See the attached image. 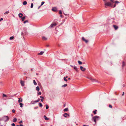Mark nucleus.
<instances>
[{"label": "nucleus", "mask_w": 126, "mask_h": 126, "mask_svg": "<svg viewBox=\"0 0 126 126\" xmlns=\"http://www.w3.org/2000/svg\"><path fill=\"white\" fill-rule=\"evenodd\" d=\"M104 2V5L106 7V6H109L112 7V4L113 3H115V4L113 6V8L116 6V4L119 3V2L118 1H114V0H110L111 2H109V0H103Z\"/></svg>", "instance_id": "obj_1"}, {"label": "nucleus", "mask_w": 126, "mask_h": 126, "mask_svg": "<svg viewBox=\"0 0 126 126\" xmlns=\"http://www.w3.org/2000/svg\"><path fill=\"white\" fill-rule=\"evenodd\" d=\"M100 119V117L98 116H95L92 117V121L94 122L95 124L96 123V121Z\"/></svg>", "instance_id": "obj_2"}, {"label": "nucleus", "mask_w": 126, "mask_h": 126, "mask_svg": "<svg viewBox=\"0 0 126 126\" xmlns=\"http://www.w3.org/2000/svg\"><path fill=\"white\" fill-rule=\"evenodd\" d=\"M3 121H4L5 122L8 121L9 119V118L8 116H4L3 117Z\"/></svg>", "instance_id": "obj_3"}, {"label": "nucleus", "mask_w": 126, "mask_h": 126, "mask_svg": "<svg viewBox=\"0 0 126 126\" xmlns=\"http://www.w3.org/2000/svg\"><path fill=\"white\" fill-rule=\"evenodd\" d=\"M89 79L91 80L92 81L99 82L97 80L91 77H89Z\"/></svg>", "instance_id": "obj_4"}, {"label": "nucleus", "mask_w": 126, "mask_h": 126, "mask_svg": "<svg viewBox=\"0 0 126 126\" xmlns=\"http://www.w3.org/2000/svg\"><path fill=\"white\" fill-rule=\"evenodd\" d=\"M39 101V99H38V100L36 101H33L31 102V103L32 104H34Z\"/></svg>", "instance_id": "obj_5"}, {"label": "nucleus", "mask_w": 126, "mask_h": 126, "mask_svg": "<svg viewBox=\"0 0 126 126\" xmlns=\"http://www.w3.org/2000/svg\"><path fill=\"white\" fill-rule=\"evenodd\" d=\"M82 40L83 41H84L86 43H87L88 42V40H86L84 37H82Z\"/></svg>", "instance_id": "obj_6"}, {"label": "nucleus", "mask_w": 126, "mask_h": 126, "mask_svg": "<svg viewBox=\"0 0 126 126\" xmlns=\"http://www.w3.org/2000/svg\"><path fill=\"white\" fill-rule=\"evenodd\" d=\"M113 26L115 30H117L118 28V26L115 25H113Z\"/></svg>", "instance_id": "obj_7"}, {"label": "nucleus", "mask_w": 126, "mask_h": 126, "mask_svg": "<svg viewBox=\"0 0 126 126\" xmlns=\"http://www.w3.org/2000/svg\"><path fill=\"white\" fill-rule=\"evenodd\" d=\"M56 25V24L55 23L51 24L50 26V27L51 28L55 26Z\"/></svg>", "instance_id": "obj_8"}, {"label": "nucleus", "mask_w": 126, "mask_h": 126, "mask_svg": "<svg viewBox=\"0 0 126 126\" xmlns=\"http://www.w3.org/2000/svg\"><path fill=\"white\" fill-rule=\"evenodd\" d=\"M20 83L22 86H24V81L21 80Z\"/></svg>", "instance_id": "obj_9"}, {"label": "nucleus", "mask_w": 126, "mask_h": 126, "mask_svg": "<svg viewBox=\"0 0 126 126\" xmlns=\"http://www.w3.org/2000/svg\"><path fill=\"white\" fill-rule=\"evenodd\" d=\"M52 10L54 12H56L57 11V9L56 7H53L52 8Z\"/></svg>", "instance_id": "obj_10"}, {"label": "nucleus", "mask_w": 126, "mask_h": 126, "mask_svg": "<svg viewBox=\"0 0 126 126\" xmlns=\"http://www.w3.org/2000/svg\"><path fill=\"white\" fill-rule=\"evenodd\" d=\"M18 99H19V100H18V102L19 103H20L22 102V98H19Z\"/></svg>", "instance_id": "obj_11"}, {"label": "nucleus", "mask_w": 126, "mask_h": 126, "mask_svg": "<svg viewBox=\"0 0 126 126\" xmlns=\"http://www.w3.org/2000/svg\"><path fill=\"white\" fill-rule=\"evenodd\" d=\"M80 68L81 70L82 71H84L86 69L85 68H84L82 66H80Z\"/></svg>", "instance_id": "obj_12"}, {"label": "nucleus", "mask_w": 126, "mask_h": 126, "mask_svg": "<svg viewBox=\"0 0 126 126\" xmlns=\"http://www.w3.org/2000/svg\"><path fill=\"white\" fill-rule=\"evenodd\" d=\"M42 39L44 40H46L47 39V38L44 36L42 37Z\"/></svg>", "instance_id": "obj_13"}, {"label": "nucleus", "mask_w": 126, "mask_h": 126, "mask_svg": "<svg viewBox=\"0 0 126 126\" xmlns=\"http://www.w3.org/2000/svg\"><path fill=\"white\" fill-rule=\"evenodd\" d=\"M64 116L65 117H67V116H69V115L67 113H65L63 114Z\"/></svg>", "instance_id": "obj_14"}, {"label": "nucleus", "mask_w": 126, "mask_h": 126, "mask_svg": "<svg viewBox=\"0 0 126 126\" xmlns=\"http://www.w3.org/2000/svg\"><path fill=\"white\" fill-rule=\"evenodd\" d=\"M44 118L46 120H48L49 119V118H47L46 115H44Z\"/></svg>", "instance_id": "obj_15"}, {"label": "nucleus", "mask_w": 126, "mask_h": 126, "mask_svg": "<svg viewBox=\"0 0 126 126\" xmlns=\"http://www.w3.org/2000/svg\"><path fill=\"white\" fill-rule=\"evenodd\" d=\"M18 16L20 17L21 18L23 16V14L22 13H20L18 14Z\"/></svg>", "instance_id": "obj_16"}, {"label": "nucleus", "mask_w": 126, "mask_h": 126, "mask_svg": "<svg viewBox=\"0 0 126 126\" xmlns=\"http://www.w3.org/2000/svg\"><path fill=\"white\" fill-rule=\"evenodd\" d=\"M17 119L16 118H15L13 120V122H15L17 121Z\"/></svg>", "instance_id": "obj_17"}, {"label": "nucleus", "mask_w": 126, "mask_h": 126, "mask_svg": "<svg viewBox=\"0 0 126 126\" xmlns=\"http://www.w3.org/2000/svg\"><path fill=\"white\" fill-rule=\"evenodd\" d=\"M74 69L76 71H78V69H77V67L74 66Z\"/></svg>", "instance_id": "obj_18"}, {"label": "nucleus", "mask_w": 126, "mask_h": 126, "mask_svg": "<svg viewBox=\"0 0 126 126\" xmlns=\"http://www.w3.org/2000/svg\"><path fill=\"white\" fill-rule=\"evenodd\" d=\"M27 3V1H25L23 2V4L24 5H26Z\"/></svg>", "instance_id": "obj_19"}, {"label": "nucleus", "mask_w": 126, "mask_h": 126, "mask_svg": "<svg viewBox=\"0 0 126 126\" xmlns=\"http://www.w3.org/2000/svg\"><path fill=\"white\" fill-rule=\"evenodd\" d=\"M68 108H66L64 109L63 111H68Z\"/></svg>", "instance_id": "obj_20"}, {"label": "nucleus", "mask_w": 126, "mask_h": 126, "mask_svg": "<svg viewBox=\"0 0 126 126\" xmlns=\"http://www.w3.org/2000/svg\"><path fill=\"white\" fill-rule=\"evenodd\" d=\"M36 90L38 91L39 90V87L38 86H37L36 87Z\"/></svg>", "instance_id": "obj_21"}, {"label": "nucleus", "mask_w": 126, "mask_h": 126, "mask_svg": "<svg viewBox=\"0 0 126 126\" xmlns=\"http://www.w3.org/2000/svg\"><path fill=\"white\" fill-rule=\"evenodd\" d=\"M40 97L42 98L41 99V101L42 102L43 101V99H44V98L43 97H42L41 96H40Z\"/></svg>", "instance_id": "obj_22"}, {"label": "nucleus", "mask_w": 126, "mask_h": 126, "mask_svg": "<svg viewBox=\"0 0 126 126\" xmlns=\"http://www.w3.org/2000/svg\"><path fill=\"white\" fill-rule=\"evenodd\" d=\"M44 51H42L40 52V55H42L44 53Z\"/></svg>", "instance_id": "obj_23"}, {"label": "nucleus", "mask_w": 126, "mask_h": 126, "mask_svg": "<svg viewBox=\"0 0 126 126\" xmlns=\"http://www.w3.org/2000/svg\"><path fill=\"white\" fill-rule=\"evenodd\" d=\"M33 82L34 84L35 85H37V83H36V82H35V80H33Z\"/></svg>", "instance_id": "obj_24"}, {"label": "nucleus", "mask_w": 126, "mask_h": 126, "mask_svg": "<svg viewBox=\"0 0 126 126\" xmlns=\"http://www.w3.org/2000/svg\"><path fill=\"white\" fill-rule=\"evenodd\" d=\"M9 13V11H6L4 13V15H6L8 14Z\"/></svg>", "instance_id": "obj_25"}, {"label": "nucleus", "mask_w": 126, "mask_h": 126, "mask_svg": "<svg viewBox=\"0 0 126 126\" xmlns=\"http://www.w3.org/2000/svg\"><path fill=\"white\" fill-rule=\"evenodd\" d=\"M97 111V110H96L94 111H93V112L94 114H96V112Z\"/></svg>", "instance_id": "obj_26"}, {"label": "nucleus", "mask_w": 126, "mask_h": 126, "mask_svg": "<svg viewBox=\"0 0 126 126\" xmlns=\"http://www.w3.org/2000/svg\"><path fill=\"white\" fill-rule=\"evenodd\" d=\"M67 84H65L64 85H62V87H66L67 86Z\"/></svg>", "instance_id": "obj_27"}, {"label": "nucleus", "mask_w": 126, "mask_h": 126, "mask_svg": "<svg viewBox=\"0 0 126 126\" xmlns=\"http://www.w3.org/2000/svg\"><path fill=\"white\" fill-rule=\"evenodd\" d=\"M0 125L2 126H4L5 125V124H2L0 122Z\"/></svg>", "instance_id": "obj_28"}, {"label": "nucleus", "mask_w": 126, "mask_h": 126, "mask_svg": "<svg viewBox=\"0 0 126 126\" xmlns=\"http://www.w3.org/2000/svg\"><path fill=\"white\" fill-rule=\"evenodd\" d=\"M125 65V62L124 61H123L122 62V66L123 67Z\"/></svg>", "instance_id": "obj_29"}, {"label": "nucleus", "mask_w": 126, "mask_h": 126, "mask_svg": "<svg viewBox=\"0 0 126 126\" xmlns=\"http://www.w3.org/2000/svg\"><path fill=\"white\" fill-rule=\"evenodd\" d=\"M19 105L20 106V107L22 108V107H23V104L22 103H20V104H19Z\"/></svg>", "instance_id": "obj_30"}, {"label": "nucleus", "mask_w": 126, "mask_h": 126, "mask_svg": "<svg viewBox=\"0 0 126 126\" xmlns=\"http://www.w3.org/2000/svg\"><path fill=\"white\" fill-rule=\"evenodd\" d=\"M14 38V37L13 36H12L10 38V40L13 39Z\"/></svg>", "instance_id": "obj_31"}, {"label": "nucleus", "mask_w": 126, "mask_h": 126, "mask_svg": "<svg viewBox=\"0 0 126 126\" xmlns=\"http://www.w3.org/2000/svg\"><path fill=\"white\" fill-rule=\"evenodd\" d=\"M25 18V16H23L22 18V21H23L24 20V19Z\"/></svg>", "instance_id": "obj_32"}, {"label": "nucleus", "mask_w": 126, "mask_h": 126, "mask_svg": "<svg viewBox=\"0 0 126 126\" xmlns=\"http://www.w3.org/2000/svg\"><path fill=\"white\" fill-rule=\"evenodd\" d=\"M45 2L44 1H42V2H41V5L40 6V7L42 6L44 4V3H45Z\"/></svg>", "instance_id": "obj_33"}, {"label": "nucleus", "mask_w": 126, "mask_h": 126, "mask_svg": "<svg viewBox=\"0 0 126 126\" xmlns=\"http://www.w3.org/2000/svg\"><path fill=\"white\" fill-rule=\"evenodd\" d=\"M78 63L80 65L82 64V62L79 61H78Z\"/></svg>", "instance_id": "obj_34"}, {"label": "nucleus", "mask_w": 126, "mask_h": 126, "mask_svg": "<svg viewBox=\"0 0 126 126\" xmlns=\"http://www.w3.org/2000/svg\"><path fill=\"white\" fill-rule=\"evenodd\" d=\"M63 79H64V80L65 81H67V80L66 79L65 77H64V78Z\"/></svg>", "instance_id": "obj_35"}, {"label": "nucleus", "mask_w": 126, "mask_h": 126, "mask_svg": "<svg viewBox=\"0 0 126 126\" xmlns=\"http://www.w3.org/2000/svg\"><path fill=\"white\" fill-rule=\"evenodd\" d=\"M46 109H47L49 108V107L47 105H46Z\"/></svg>", "instance_id": "obj_36"}, {"label": "nucleus", "mask_w": 126, "mask_h": 126, "mask_svg": "<svg viewBox=\"0 0 126 126\" xmlns=\"http://www.w3.org/2000/svg\"><path fill=\"white\" fill-rule=\"evenodd\" d=\"M59 14L61 15L62 14V13L61 10H59Z\"/></svg>", "instance_id": "obj_37"}, {"label": "nucleus", "mask_w": 126, "mask_h": 126, "mask_svg": "<svg viewBox=\"0 0 126 126\" xmlns=\"http://www.w3.org/2000/svg\"><path fill=\"white\" fill-rule=\"evenodd\" d=\"M3 121V117L1 118H0V122L1 121Z\"/></svg>", "instance_id": "obj_38"}, {"label": "nucleus", "mask_w": 126, "mask_h": 126, "mask_svg": "<svg viewBox=\"0 0 126 126\" xmlns=\"http://www.w3.org/2000/svg\"><path fill=\"white\" fill-rule=\"evenodd\" d=\"M3 97H7V95L6 94H3Z\"/></svg>", "instance_id": "obj_39"}, {"label": "nucleus", "mask_w": 126, "mask_h": 126, "mask_svg": "<svg viewBox=\"0 0 126 126\" xmlns=\"http://www.w3.org/2000/svg\"><path fill=\"white\" fill-rule=\"evenodd\" d=\"M33 7V3H32L31 4V8H32Z\"/></svg>", "instance_id": "obj_40"}, {"label": "nucleus", "mask_w": 126, "mask_h": 126, "mask_svg": "<svg viewBox=\"0 0 126 126\" xmlns=\"http://www.w3.org/2000/svg\"><path fill=\"white\" fill-rule=\"evenodd\" d=\"M109 107L110 108H112V106L111 105H109Z\"/></svg>", "instance_id": "obj_41"}, {"label": "nucleus", "mask_w": 126, "mask_h": 126, "mask_svg": "<svg viewBox=\"0 0 126 126\" xmlns=\"http://www.w3.org/2000/svg\"><path fill=\"white\" fill-rule=\"evenodd\" d=\"M28 22V21L27 20H26L24 22V23L25 24V23H26V22Z\"/></svg>", "instance_id": "obj_42"}, {"label": "nucleus", "mask_w": 126, "mask_h": 126, "mask_svg": "<svg viewBox=\"0 0 126 126\" xmlns=\"http://www.w3.org/2000/svg\"><path fill=\"white\" fill-rule=\"evenodd\" d=\"M11 125L12 126H15V125L14 123H13Z\"/></svg>", "instance_id": "obj_43"}, {"label": "nucleus", "mask_w": 126, "mask_h": 126, "mask_svg": "<svg viewBox=\"0 0 126 126\" xmlns=\"http://www.w3.org/2000/svg\"><path fill=\"white\" fill-rule=\"evenodd\" d=\"M15 112V110L14 109L13 110H12V112L13 113H14Z\"/></svg>", "instance_id": "obj_44"}, {"label": "nucleus", "mask_w": 126, "mask_h": 126, "mask_svg": "<svg viewBox=\"0 0 126 126\" xmlns=\"http://www.w3.org/2000/svg\"><path fill=\"white\" fill-rule=\"evenodd\" d=\"M42 105L41 103H40V107H42Z\"/></svg>", "instance_id": "obj_45"}, {"label": "nucleus", "mask_w": 126, "mask_h": 126, "mask_svg": "<svg viewBox=\"0 0 126 126\" xmlns=\"http://www.w3.org/2000/svg\"><path fill=\"white\" fill-rule=\"evenodd\" d=\"M3 18H1L0 19V21H1L2 20H3Z\"/></svg>", "instance_id": "obj_46"}, {"label": "nucleus", "mask_w": 126, "mask_h": 126, "mask_svg": "<svg viewBox=\"0 0 126 126\" xmlns=\"http://www.w3.org/2000/svg\"><path fill=\"white\" fill-rule=\"evenodd\" d=\"M38 108V107H35L34 108V109H37Z\"/></svg>", "instance_id": "obj_47"}, {"label": "nucleus", "mask_w": 126, "mask_h": 126, "mask_svg": "<svg viewBox=\"0 0 126 126\" xmlns=\"http://www.w3.org/2000/svg\"><path fill=\"white\" fill-rule=\"evenodd\" d=\"M19 123L20 124L21 123H22V121H21Z\"/></svg>", "instance_id": "obj_48"}, {"label": "nucleus", "mask_w": 126, "mask_h": 126, "mask_svg": "<svg viewBox=\"0 0 126 126\" xmlns=\"http://www.w3.org/2000/svg\"><path fill=\"white\" fill-rule=\"evenodd\" d=\"M124 92H123V94H122V96H123L124 95Z\"/></svg>", "instance_id": "obj_49"}, {"label": "nucleus", "mask_w": 126, "mask_h": 126, "mask_svg": "<svg viewBox=\"0 0 126 126\" xmlns=\"http://www.w3.org/2000/svg\"><path fill=\"white\" fill-rule=\"evenodd\" d=\"M37 93H38V95H39V91Z\"/></svg>", "instance_id": "obj_50"}, {"label": "nucleus", "mask_w": 126, "mask_h": 126, "mask_svg": "<svg viewBox=\"0 0 126 126\" xmlns=\"http://www.w3.org/2000/svg\"><path fill=\"white\" fill-rule=\"evenodd\" d=\"M23 34V32H21V35H22Z\"/></svg>", "instance_id": "obj_51"}, {"label": "nucleus", "mask_w": 126, "mask_h": 126, "mask_svg": "<svg viewBox=\"0 0 126 126\" xmlns=\"http://www.w3.org/2000/svg\"><path fill=\"white\" fill-rule=\"evenodd\" d=\"M19 126H23V125H22L21 124Z\"/></svg>", "instance_id": "obj_52"}, {"label": "nucleus", "mask_w": 126, "mask_h": 126, "mask_svg": "<svg viewBox=\"0 0 126 126\" xmlns=\"http://www.w3.org/2000/svg\"><path fill=\"white\" fill-rule=\"evenodd\" d=\"M60 17H62V16L61 15H60Z\"/></svg>", "instance_id": "obj_53"}, {"label": "nucleus", "mask_w": 126, "mask_h": 126, "mask_svg": "<svg viewBox=\"0 0 126 126\" xmlns=\"http://www.w3.org/2000/svg\"><path fill=\"white\" fill-rule=\"evenodd\" d=\"M65 15V16H66L67 15V14H65V13H63Z\"/></svg>", "instance_id": "obj_54"}, {"label": "nucleus", "mask_w": 126, "mask_h": 126, "mask_svg": "<svg viewBox=\"0 0 126 126\" xmlns=\"http://www.w3.org/2000/svg\"><path fill=\"white\" fill-rule=\"evenodd\" d=\"M123 87L125 86V84H123Z\"/></svg>", "instance_id": "obj_55"}, {"label": "nucleus", "mask_w": 126, "mask_h": 126, "mask_svg": "<svg viewBox=\"0 0 126 126\" xmlns=\"http://www.w3.org/2000/svg\"><path fill=\"white\" fill-rule=\"evenodd\" d=\"M41 94V92H40V95Z\"/></svg>", "instance_id": "obj_56"}, {"label": "nucleus", "mask_w": 126, "mask_h": 126, "mask_svg": "<svg viewBox=\"0 0 126 126\" xmlns=\"http://www.w3.org/2000/svg\"><path fill=\"white\" fill-rule=\"evenodd\" d=\"M68 79H70V78H69Z\"/></svg>", "instance_id": "obj_57"}, {"label": "nucleus", "mask_w": 126, "mask_h": 126, "mask_svg": "<svg viewBox=\"0 0 126 126\" xmlns=\"http://www.w3.org/2000/svg\"><path fill=\"white\" fill-rule=\"evenodd\" d=\"M38 9H39V6L38 7Z\"/></svg>", "instance_id": "obj_58"}, {"label": "nucleus", "mask_w": 126, "mask_h": 126, "mask_svg": "<svg viewBox=\"0 0 126 126\" xmlns=\"http://www.w3.org/2000/svg\"><path fill=\"white\" fill-rule=\"evenodd\" d=\"M89 77H87V78L88 79H89Z\"/></svg>", "instance_id": "obj_59"}, {"label": "nucleus", "mask_w": 126, "mask_h": 126, "mask_svg": "<svg viewBox=\"0 0 126 126\" xmlns=\"http://www.w3.org/2000/svg\"><path fill=\"white\" fill-rule=\"evenodd\" d=\"M40 88H41V86L40 85Z\"/></svg>", "instance_id": "obj_60"}, {"label": "nucleus", "mask_w": 126, "mask_h": 126, "mask_svg": "<svg viewBox=\"0 0 126 126\" xmlns=\"http://www.w3.org/2000/svg\"><path fill=\"white\" fill-rule=\"evenodd\" d=\"M68 78V77L67 76H66L65 77V78Z\"/></svg>", "instance_id": "obj_61"}, {"label": "nucleus", "mask_w": 126, "mask_h": 126, "mask_svg": "<svg viewBox=\"0 0 126 126\" xmlns=\"http://www.w3.org/2000/svg\"><path fill=\"white\" fill-rule=\"evenodd\" d=\"M70 66L72 67H73V66H72V65H70Z\"/></svg>", "instance_id": "obj_62"}, {"label": "nucleus", "mask_w": 126, "mask_h": 126, "mask_svg": "<svg viewBox=\"0 0 126 126\" xmlns=\"http://www.w3.org/2000/svg\"><path fill=\"white\" fill-rule=\"evenodd\" d=\"M83 126H86V125H84Z\"/></svg>", "instance_id": "obj_63"}, {"label": "nucleus", "mask_w": 126, "mask_h": 126, "mask_svg": "<svg viewBox=\"0 0 126 126\" xmlns=\"http://www.w3.org/2000/svg\"><path fill=\"white\" fill-rule=\"evenodd\" d=\"M19 126V125H17V126Z\"/></svg>", "instance_id": "obj_64"}]
</instances>
